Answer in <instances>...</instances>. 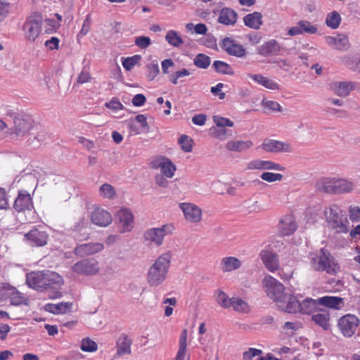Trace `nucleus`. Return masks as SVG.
I'll return each mask as SVG.
<instances>
[{
    "label": "nucleus",
    "mask_w": 360,
    "mask_h": 360,
    "mask_svg": "<svg viewBox=\"0 0 360 360\" xmlns=\"http://www.w3.org/2000/svg\"><path fill=\"white\" fill-rule=\"evenodd\" d=\"M262 285L267 296L276 303L281 311L286 312L290 297H293V295L286 292L284 285L271 276H266L263 278Z\"/></svg>",
    "instance_id": "1"
},
{
    "label": "nucleus",
    "mask_w": 360,
    "mask_h": 360,
    "mask_svg": "<svg viewBox=\"0 0 360 360\" xmlns=\"http://www.w3.org/2000/svg\"><path fill=\"white\" fill-rule=\"evenodd\" d=\"M172 258L171 252L167 251L160 255L149 267L147 272V282L150 287H157L166 280Z\"/></svg>",
    "instance_id": "2"
},
{
    "label": "nucleus",
    "mask_w": 360,
    "mask_h": 360,
    "mask_svg": "<svg viewBox=\"0 0 360 360\" xmlns=\"http://www.w3.org/2000/svg\"><path fill=\"white\" fill-rule=\"evenodd\" d=\"M309 259L310 265L314 270L326 271L330 274H335L339 270V265L334 257L323 248L319 253H311Z\"/></svg>",
    "instance_id": "3"
},
{
    "label": "nucleus",
    "mask_w": 360,
    "mask_h": 360,
    "mask_svg": "<svg viewBox=\"0 0 360 360\" xmlns=\"http://www.w3.org/2000/svg\"><path fill=\"white\" fill-rule=\"evenodd\" d=\"M319 188L329 193H349L353 190L354 183L342 178H323L318 182Z\"/></svg>",
    "instance_id": "4"
},
{
    "label": "nucleus",
    "mask_w": 360,
    "mask_h": 360,
    "mask_svg": "<svg viewBox=\"0 0 360 360\" xmlns=\"http://www.w3.org/2000/svg\"><path fill=\"white\" fill-rule=\"evenodd\" d=\"M340 213V208L335 204L324 210V215L328 226L338 233H347L349 231V221L346 218H342Z\"/></svg>",
    "instance_id": "5"
},
{
    "label": "nucleus",
    "mask_w": 360,
    "mask_h": 360,
    "mask_svg": "<svg viewBox=\"0 0 360 360\" xmlns=\"http://www.w3.org/2000/svg\"><path fill=\"white\" fill-rule=\"evenodd\" d=\"M174 229V226L170 224H164L160 227L148 229L143 233V241L148 245L160 247L163 244L165 238L172 234Z\"/></svg>",
    "instance_id": "6"
},
{
    "label": "nucleus",
    "mask_w": 360,
    "mask_h": 360,
    "mask_svg": "<svg viewBox=\"0 0 360 360\" xmlns=\"http://www.w3.org/2000/svg\"><path fill=\"white\" fill-rule=\"evenodd\" d=\"M318 299L314 300L311 298H307L302 302H300L295 296L290 297L289 305L287 307V313L295 314L300 312L302 314H314L319 310Z\"/></svg>",
    "instance_id": "7"
},
{
    "label": "nucleus",
    "mask_w": 360,
    "mask_h": 360,
    "mask_svg": "<svg viewBox=\"0 0 360 360\" xmlns=\"http://www.w3.org/2000/svg\"><path fill=\"white\" fill-rule=\"evenodd\" d=\"M41 16L34 13L27 18L22 27L26 40L34 42L41 32Z\"/></svg>",
    "instance_id": "8"
},
{
    "label": "nucleus",
    "mask_w": 360,
    "mask_h": 360,
    "mask_svg": "<svg viewBox=\"0 0 360 360\" xmlns=\"http://www.w3.org/2000/svg\"><path fill=\"white\" fill-rule=\"evenodd\" d=\"M44 290H53V294L49 295L51 299H57L62 296L59 290L63 284V280L58 274L44 271Z\"/></svg>",
    "instance_id": "9"
},
{
    "label": "nucleus",
    "mask_w": 360,
    "mask_h": 360,
    "mask_svg": "<svg viewBox=\"0 0 360 360\" xmlns=\"http://www.w3.org/2000/svg\"><path fill=\"white\" fill-rule=\"evenodd\" d=\"M359 325V318L351 314L341 316L338 321V327L340 333L346 338H351L354 335Z\"/></svg>",
    "instance_id": "10"
},
{
    "label": "nucleus",
    "mask_w": 360,
    "mask_h": 360,
    "mask_svg": "<svg viewBox=\"0 0 360 360\" xmlns=\"http://www.w3.org/2000/svg\"><path fill=\"white\" fill-rule=\"evenodd\" d=\"M72 270L78 274L94 276L100 271L99 263L94 258L82 259L72 266Z\"/></svg>",
    "instance_id": "11"
},
{
    "label": "nucleus",
    "mask_w": 360,
    "mask_h": 360,
    "mask_svg": "<svg viewBox=\"0 0 360 360\" xmlns=\"http://www.w3.org/2000/svg\"><path fill=\"white\" fill-rule=\"evenodd\" d=\"M179 207L183 212L186 221L198 224L202 220V210L197 205L192 202H181Z\"/></svg>",
    "instance_id": "12"
},
{
    "label": "nucleus",
    "mask_w": 360,
    "mask_h": 360,
    "mask_svg": "<svg viewBox=\"0 0 360 360\" xmlns=\"http://www.w3.org/2000/svg\"><path fill=\"white\" fill-rule=\"evenodd\" d=\"M263 150L272 153H291V145L285 141H281L270 139H266L259 146Z\"/></svg>",
    "instance_id": "13"
},
{
    "label": "nucleus",
    "mask_w": 360,
    "mask_h": 360,
    "mask_svg": "<svg viewBox=\"0 0 360 360\" xmlns=\"http://www.w3.org/2000/svg\"><path fill=\"white\" fill-rule=\"evenodd\" d=\"M115 220L122 233L130 231L134 227V215L129 209L119 210L115 214Z\"/></svg>",
    "instance_id": "14"
},
{
    "label": "nucleus",
    "mask_w": 360,
    "mask_h": 360,
    "mask_svg": "<svg viewBox=\"0 0 360 360\" xmlns=\"http://www.w3.org/2000/svg\"><path fill=\"white\" fill-rule=\"evenodd\" d=\"M246 169L248 170H274L282 172L285 168L279 163L271 160H264L262 159H255L247 164Z\"/></svg>",
    "instance_id": "15"
},
{
    "label": "nucleus",
    "mask_w": 360,
    "mask_h": 360,
    "mask_svg": "<svg viewBox=\"0 0 360 360\" xmlns=\"http://www.w3.org/2000/svg\"><path fill=\"white\" fill-rule=\"evenodd\" d=\"M154 168L160 169L161 173L167 178H172L176 170V165L165 156H158L153 162Z\"/></svg>",
    "instance_id": "16"
},
{
    "label": "nucleus",
    "mask_w": 360,
    "mask_h": 360,
    "mask_svg": "<svg viewBox=\"0 0 360 360\" xmlns=\"http://www.w3.org/2000/svg\"><path fill=\"white\" fill-rule=\"evenodd\" d=\"M221 47L230 56L243 58L246 55V50L243 46L230 37H226L221 41Z\"/></svg>",
    "instance_id": "17"
},
{
    "label": "nucleus",
    "mask_w": 360,
    "mask_h": 360,
    "mask_svg": "<svg viewBox=\"0 0 360 360\" xmlns=\"http://www.w3.org/2000/svg\"><path fill=\"white\" fill-rule=\"evenodd\" d=\"M47 240L48 234L37 229H33L24 235V240L31 246H44L47 243Z\"/></svg>",
    "instance_id": "18"
},
{
    "label": "nucleus",
    "mask_w": 360,
    "mask_h": 360,
    "mask_svg": "<svg viewBox=\"0 0 360 360\" xmlns=\"http://www.w3.org/2000/svg\"><path fill=\"white\" fill-rule=\"evenodd\" d=\"M103 249L104 245L101 243H88L77 245L74 250V252L77 256L84 257L101 252Z\"/></svg>",
    "instance_id": "19"
},
{
    "label": "nucleus",
    "mask_w": 360,
    "mask_h": 360,
    "mask_svg": "<svg viewBox=\"0 0 360 360\" xmlns=\"http://www.w3.org/2000/svg\"><path fill=\"white\" fill-rule=\"evenodd\" d=\"M90 217L94 224L101 227L108 226L112 221L110 213L101 207L94 208L91 212Z\"/></svg>",
    "instance_id": "20"
},
{
    "label": "nucleus",
    "mask_w": 360,
    "mask_h": 360,
    "mask_svg": "<svg viewBox=\"0 0 360 360\" xmlns=\"http://www.w3.org/2000/svg\"><path fill=\"white\" fill-rule=\"evenodd\" d=\"M325 40L330 46L339 51H346L350 47L348 36L344 33H338L335 36H327Z\"/></svg>",
    "instance_id": "21"
},
{
    "label": "nucleus",
    "mask_w": 360,
    "mask_h": 360,
    "mask_svg": "<svg viewBox=\"0 0 360 360\" xmlns=\"http://www.w3.org/2000/svg\"><path fill=\"white\" fill-rule=\"evenodd\" d=\"M34 207L30 194L26 191H20L13 203L15 211L20 212L30 210Z\"/></svg>",
    "instance_id": "22"
},
{
    "label": "nucleus",
    "mask_w": 360,
    "mask_h": 360,
    "mask_svg": "<svg viewBox=\"0 0 360 360\" xmlns=\"http://www.w3.org/2000/svg\"><path fill=\"white\" fill-rule=\"evenodd\" d=\"M317 30V27L312 25L309 21L300 20L288 30V34L292 37L304 34H315Z\"/></svg>",
    "instance_id": "23"
},
{
    "label": "nucleus",
    "mask_w": 360,
    "mask_h": 360,
    "mask_svg": "<svg viewBox=\"0 0 360 360\" xmlns=\"http://www.w3.org/2000/svg\"><path fill=\"white\" fill-rule=\"evenodd\" d=\"M26 283L27 285L38 291H44V271H32L27 274Z\"/></svg>",
    "instance_id": "24"
},
{
    "label": "nucleus",
    "mask_w": 360,
    "mask_h": 360,
    "mask_svg": "<svg viewBox=\"0 0 360 360\" xmlns=\"http://www.w3.org/2000/svg\"><path fill=\"white\" fill-rule=\"evenodd\" d=\"M330 89L340 97H346L356 87L353 82H333L329 84Z\"/></svg>",
    "instance_id": "25"
},
{
    "label": "nucleus",
    "mask_w": 360,
    "mask_h": 360,
    "mask_svg": "<svg viewBox=\"0 0 360 360\" xmlns=\"http://www.w3.org/2000/svg\"><path fill=\"white\" fill-rule=\"evenodd\" d=\"M297 229V224L293 216L285 215L280 221L278 231L281 236H290Z\"/></svg>",
    "instance_id": "26"
},
{
    "label": "nucleus",
    "mask_w": 360,
    "mask_h": 360,
    "mask_svg": "<svg viewBox=\"0 0 360 360\" xmlns=\"http://www.w3.org/2000/svg\"><path fill=\"white\" fill-rule=\"evenodd\" d=\"M280 51L281 46L275 39H269L257 49V53L262 56H276Z\"/></svg>",
    "instance_id": "27"
},
{
    "label": "nucleus",
    "mask_w": 360,
    "mask_h": 360,
    "mask_svg": "<svg viewBox=\"0 0 360 360\" xmlns=\"http://www.w3.org/2000/svg\"><path fill=\"white\" fill-rule=\"evenodd\" d=\"M32 127V120L28 117H18L14 119V133L17 136H25Z\"/></svg>",
    "instance_id": "28"
},
{
    "label": "nucleus",
    "mask_w": 360,
    "mask_h": 360,
    "mask_svg": "<svg viewBox=\"0 0 360 360\" xmlns=\"http://www.w3.org/2000/svg\"><path fill=\"white\" fill-rule=\"evenodd\" d=\"M262 260L265 267L270 271L274 272L279 269V262L277 255L268 250L260 252Z\"/></svg>",
    "instance_id": "29"
},
{
    "label": "nucleus",
    "mask_w": 360,
    "mask_h": 360,
    "mask_svg": "<svg viewBox=\"0 0 360 360\" xmlns=\"http://www.w3.org/2000/svg\"><path fill=\"white\" fill-rule=\"evenodd\" d=\"M238 20V13L230 8H223L221 9L218 16V22L227 26L234 25Z\"/></svg>",
    "instance_id": "30"
},
{
    "label": "nucleus",
    "mask_w": 360,
    "mask_h": 360,
    "mask_svg": "<svg viewBox=\"0 0 360 360\" xmlns=\"http://www.w3.org/2000/svg\"><path fill=\"white\" fill-rule=\"evenodd\" d=\"M311 321L319 327L325 330H328L330 328V316L328 311L324 309H319L316 313L312 314Z\"/></svg>",
    "instance_id": "31"
},
{
    "label": "nucleus",
    "mask_w": 360,
    "mask_h": 360,
    "mask_svg": "<svg viewBox=\"0 0 360 360\" xmlns=\"http://www.w3.org/2000/svg\"><path fill=\"white\" fill-rule=\"evenodd\" d=\"M240 260L236 257H223L219 264V268L224 273H229L238 270L241 266Z\"/></svg>",
    "instance_id": "32"
},
{
    "label": "nucleus",
    "mask_w": 360,
    "mask_h": 360,
    "mask_svg": "<svg viewBox=\"0 0 360 360\" xmlns=\"http://www.w3.org/2000/svg\"><path fill=\"white\" fill-rule=\"evenodd\" d=\"M320 305L339 310L344 307L345 300L343 298L336 296H323L318 299Z\"/></svg>",
    "instance_id": "33"
},
{
    "label": "nucleus",
    "mask_w": 360,
    "mask_h": 360,
    "mask_svg": "<svg viewBox=\"0 0 360 360\" xmlns=\"http://www.w3.org/2000/svg\"><path fill=\"white\" fill-rule=\"evenodd\" d=\"M187 330L184 329L179 337V348L176 357L172 360H189L190 354H187Z\"/></svg>",
    "instance_id": "34"
},
{
    "label": "nucleus",
    "mask_w": 360,
    "mask_h": 360,
    "mask_svg": "<svg viewBox=\"0 0 360 360\" xmlns=\"http://www.w3.org/2000/svg\"><path fill=\"white\" fill-rule=\"evenodd\" d=\"M132 340L124 334H122L116 342L117 355L124 356L131 353Z\"/></svg>",
    "instance_id": "35"
},
{
    "label": "nucleus",
    "mask_w": 360,
    "mask_h": 360,
    "mask_svg": "<svg viewBox=\"0 0 360 360\" xmlns=\"http://www.w3.org/2000/svg\"><path fill=\"white\" fill-rule=\"evenodd\" d=\"M252 146L253 143L250 140H231L226 143L225 148L229 151L240 153L248 150Z\"/></svg>",
    "instance_id": "36"
},
{
    "label": "nucleus",
    "mask_w": 360,
    "mask_h": 360,
    "mask_svg": "<svg viewBox=\"0 0 360 360\" xmlns=\"http://www.w3.org/2000/svg\"><path fill=\"white\" fill-rule=\"evenodd\" d=\"M248 77L252 79L258 84L269 89L270 90H277L279 89L278 84L273 79H269L266 77L260 74H248Z\"/></svg>",
    "instance_id": "37"
},
{
    "label": "nucleus",
    "mask_w": 360,
    "mask_h": 360,
    "mask_svg": "<svg viewBox=\"0 0 360 360\" xmlns=\"http://www.w3.org/2000/svg\"><path fill=\"white\" fill-rule=\"evenodd\" d=\"M262 15L259 12H253L243 17L244 25L253 30H259L263 23Z\"/></svg>",
    "instance_id": "38"
},
{
    "label": "nucleus",
    "mask_w": 360,
    "mask_h": 360,
    "mask_svg": "<svg viewBox=\"0 0 360 360\" xmlns=\"http://www.w3.org/2000/svg\"><path fill=\"white\" fill-rule=\"evenodd\" d=\"M63 17L56 13L53 16L48 18L44 20L45 32L46 33H53L60 27Z\"/></svg>",
    "instance_id": "39"
},
{
    "label": "nucleus",
    "mask_w": 360,
    "mask_h": 360,
    "mask_svg": "<svg viewBox=\"0 0 360 360\" xmlns=\"http://www.w3.org/2000/svg\"><path fill=\"white\" fill-rule=\"evenodd\" d=\"M71 304L68 302H59L57 304L49 303L44 306V309L55 314H65L70 309Z\"/></svg>",
    "instance_id": "40"
},
{
    "label": "nucleus",
    "mask_w": 360,
    "mask_h": 360,
    "mask_svg": "<svg viewBox=\"0 0 360 360\" xmlns=\"http://www.w3.org/2000/svg\"><path fill=\"white\" fill-rule=\"evenodd\" d=\"M165 40L169 45L174 47H179L184 43L179 34L173 30H170L167 32Z\"/></svg>",
    "instance_id": "41"
},
{
    "label": "nucleus",
    "mask_w": 360,
    "mask_h": 360,
    "mask_svg": "<svg viewBox=\"0 0 360 360\" xmlns=\"http://www.w3.org/2000/svg\"><path fill=\"white\" fill-rule=\"evenodd\" d=\"M231 307L233 310L240 313H246L250 311L248 304L239 297H231L230 307Z\"/></svg>",
    "instance_id": "42"
},
{
    "label": "nucleus",
    "mask_w": 360,
    "mask_h": 360,
    "mask_svg": "<svg viewBox=\"0 0 360 360\" xmlns=\"http://www.w3.org/2000/svg\"><path fill=\"white\" fill-rule=\"evenodd\" d=\"M342 18L338 12L333 11L328 13L326 19V25L333 30L337 29L341 22Z\"/></svg>",
    "instance_id": "43"
},
{
    "label": "nucleus",
    "mask_w": 360,
    "mask_h": 360,
    "mask_svg": "<svg viewBox=\"0 0 360 360\" xmlns=\"http://www.w3.org/2000/svg\"><path fill=\"white\" fill-rule=\"evenodd\" d=\"M99 195L106 199H112L116 195L115 188L109 184H103L99 188Z\"/></svg>",
    "instance_id": "44"
},
{
    "label": "nucleus",
    "mask_w": 360,
    "mask_h": 360,
    "mask_svg": "<svg viewBox=\"0 0 360 360\" xmlns=\"http://www.w3.org/2000/svg\"><path fill=\"white\" fill-rule=\"evenodd\" d=\"M80 349L85 352H95L98 349V345L91 338H85L81 341Z\"/></svg>",
    "instance_id": "45"
},
{
    "label": "nucleus",
    "mask_w": 360,
    "mask_h": 360,
    "mask_svg": "<svg viewBox=\"0 0 360 360\" xmlns=\"http://www.w3.org/2000/svg\"><path fill=\"white\" fill-rule=\"evenodd\" d=\"M141 56L140 55H134L128 58H122V64L123 68L129 71L141 60Z\"/></svg>",
    "instance_id": "46"
},
{
    "label": "nucleus",
    "mask_w": 360,
    "mask_h": 360,
    "mask_svg": "<svg viewBox=\"0 0 360 360\" xmlns=\"http://www.w3.org/2000/svg\"><path fill=\"white\" fill-rule=\"evenodd\" d=\"M8 298L12 305L19 306L26 303L25 297L15 288H13V290Z\"/></svg>",
    "instance_id": "47"
},
{
    "label": "nucleus",
    "mask_w": 360,
    "mask_h": 360,
    "mask_svg": "<svg viewBox=\"0 0 360 360\" xmlns=\"http://www.w3.org/2000/svg\"><path fill=\"white\" fill-rule=\"evenodd\" d=\"M213 67L214 68V70L219 73L230 75H233V73L231 66L228 63L221 60H215L213 63Z\"/></svg>",
    "instance_id": "48"
},
{
    "label": "nucleus",
    "mask_w": 360,
    "mask_h": 360,
    "mask_svg": "<svg viewBox=\"0 0 360 360\" xmlns=\"http://www.w3.org/2000/svg\"><path fill=\"white\" fill-rule=\"evenodd\" d=\"M194 64L199 68L206 69L211 63L210 58L205 54H198L193 60Z\"/></svg>",
    "instance_id": "49"
},
{
    "label": "nucleus",
    "mask_w": 360,
    "mask_h": 360,
    "mask_svg": "<svg viewBox=\"0 0 360 360\" xmlns=\"http://www.w3.org/2000/svg\"><path fill=\"white\" fill-rule=\"evenodd\" d=\"M217 302L223 308H229L231 298L221 290H218L215 293Z\"/></svg>",
    "instance_id": "50"
},
{
    "label": "nucleus",
    "mask_w": 360,
    "mask_h": 360,
    "mask_svg": "<svg viewBox=\"0 0 360 360\" xmlns=\"http://www.w3.org/2000/svg\"><path fill=\"white\" fill-rule=\"evenodd\" d=\"M152 44L151 39L147 36H139L134 38V44L141 49H146Z\"/></svg>",
    "instance_id": "51"
},
{
    "label": "nucleus",
    "mask_w": 360,
    "mask_h": 360,
    "mask_svg": "<svg viewBox=\"0 0 360 360\" xmlns=\"http://www.w3.org/2000/svg\"><path fill=\"white\" fill-rule=\"evenodd\" d=\"M261 179L266 182L272 183L275 181H280L283 179V176L282 174L278 173H273L269 172H263L261 176Z\"/></svg>",
    "instance_id": "52"
},
{
    "label": "nucleus",
    "mask_w": 360,
    "mask_h": 360,
    "mask_svg": "<svg viewBox=\"0 0 360 360\" xmlns=\"http://www.w3.org/2000/svg\"><path fill=\"white\" fill-rule=\"evenodd\" d=\"M91 23H92V21H91V15L88 14V15H86V16L83 22L81 30L77 34V38H82L83 37H84L85 35H86L88 34V32H89L90 29H91Z\"/></svg>",
    "instance_id": "53"
},
{
    "label": "nucleus",
    "mask_w": 360,
    "mask_h": 360,
    "mask_svg": "<svg viewBox=\"0 0 360 360\" xmlns=\"http://www.w3.org/2000/svg\"><path fill=\"white\" fill-rule=\"evenodd\" d=\"M192 139L186 135H182L179 139V143L181 145V149L186 153L192 150Z\"/></svg>",
    "instance_id": "54"
},
{
    "label": "nucleus",
    "mask_w": 360,
    "mask_h": 360,
    "mask_svg": "<svg viewBox=\"0 0 360 360\" xmlns=\"http://www.w3.org/2000/svg\"><path fill=\"white\" fill-rule=\"evenodd\" d=\"M13 287L7 283L0 284V302H2L9 297L11 291L13 290Z\"/></svg>",
    "instance_id": "55"
},
{
    "label": "nucleus",
    "mask_w": 360,
    "mask_h": 360,
    "mask_svg": "<svg viewBox=\"0 0 360 360\" xmlns=\"http://www.w3.org/2000/svg\"><path fill=\"white\" fill-rule=\"evenodd\" d=\"M213 120L215 124L219 127L233 126V122L231 120L226 117L215 115L213 117Z\"/></svg>",
    "instance_id": "56"
},
{
    "label": "nucleus",
    "mask_w": 360,
    "mask_h": 360,
    "mask_svg": "<svg viewBox=\"0 0 360 360\" xmlns=\"http://www.w3.org/2000/svg\"><path fill=\"white\" fill-rule=\"evenodd\" d=\"M10 3L6 0H0V22L3 21L9 13Z\"/></svg>",
    "instance_id": "57"
},
{
    "label": "nucleus",
    "mask_w": 360,
    "mask_h": 360,
    "mask_svg": "<svg viewBox=\"0 0 360 360\" xmlns=\"http://www.w3.org/2000/svg\"><path fill=\"white\" fill-rule=\"evenodd\" d=\"M262 106L268 109L269 110H271L273 112H280L281 111V105L274 101H262Z\"/></svg>",
    "instance_id": "58"
},
{
    "label": "nucleus",
    "mask_w": 360,
    "mask_h": 360,
    "mask_svg": "<svg viewBox=\"0 0 360 360\" xmlns=\"http://www.w3.org/2000/svg\"><path fill=\"white\" fill-rule=\"evenodd\" d=\"M302 327V324L299 321L285 322L283 326V330L286 331L288 333H293L295 331L297 330Z\"/></svg>",
    "instance_id": "59"
},
{
    "label": "nucleus",
    "mask_w": 360,
    "mask_h": 360,
    "mask_svg": "<svg viewBox=\"0 0 360 360\" xmlns=\"http://www.w3.org/2000/svg\"><path fill=\"white\" fill-rule=\"evenodd\" d=\"M60 39L56 37H52L44 43L45 46L50 51L57 50L59 48Z\"/></svg>",
    "instance_id": "60"
},
{
    "label": "nucleus",
    "mask_w": 360,
    "mask_h": 360,
    "mask_svg": "<svg viewBox=\"0 0 360 360\" xmlns=\"http://www.w3.org/2000/svg\"><path fill=\"white\" fill-rule=\"evenodd\" d=\"M91 79V77L88 70L86 68H83L77 77V83L80 84H84L90 82Z\"/></svg>",
    "instance_id": "61"
},
{
    "label": "nucleus",
    "mask_w": 360,
    "mask_h": 360,
    "mask_svg": "<svg viewBox=\"0 0 360 360\" xmlns=\"http://www.w3.org/2000/svg\"><path fill=\"white\" fill-rule=\"evenodd\" d=\"M349 219L352 221H360V207L350 206L349 208Z\"/></svg>",
    "instance_id": "62"
},
{
    "label": "nucleus",
    "mask_w": 360,
    "mask_h": 360,
    "mask_svg": "<svg viewBox=\"0 0 360 360\" xmlns=\"http://www.w3.org/2000/svg\"><path fill=\"white\" fill-rule=\"evenodd\" d=\"M224 87V84L218 83L216 86H212L210 91L214 95L217 96L220 100H223L225 98V93L222 92V88Z\"/></svg>",
    "instance_id": "63"
},
{
    "label": "nucleus",
    "mask_w": 360,
    "mask_h": 360,
    "mask_svg": "<svg viewBox=\"0 0 360 360\" xmlns=\"http://www.w3.org/2000/svg\"><path fill=\"white\" fill-rule=\"evenodd\" d=\"M262 353V350L255 348H249L243 352V357L245 360H251L253 357L259 356Z\"/></svg>",
    "instance_id": "64"
}]
</instances>
